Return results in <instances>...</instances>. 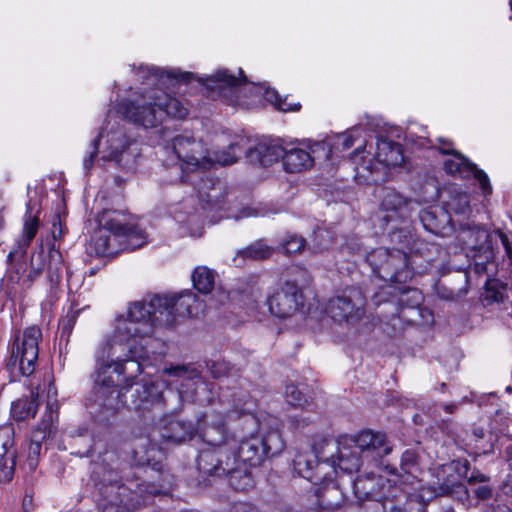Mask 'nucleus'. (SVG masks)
Returning a JSON list of instances; mask_svg holds the SVG:
<instances>
[{"label":"nucleus","mask_w":512,"mask_h":512,"mask_svg":"<svg viewBox=\"0 0 512 512\" xmlns=\"http://www.w3.org/2000/svg\"><path fill=\"white\" fill-rule=\"evenodd\" d=\"M203 304L191 291L178 295H153L129 304L126 316L116 318L113 334L96 351L95 393L99 405L117 411L125 406L116 387L122 376L123 388L134 384L142 372V361L149 357V345L158 326H171L177 317H197Z\"/></svg>","instance_id":"1"},{"label":"nucleus","mask_w":512,"mask_h":512,"mask_svg":"<svg viewBox=\"0 0 512 512\" xmlns=\"http://www.w3.org/2000/svg\"><path fill=\"white\" fill-rule=\"evenodd\" d=\"M139 79L149 87L141 88L131 97L122 100L118 112L128 121L145 129L162 124L166 117L184 118L188 110L176 98L165 93L157 85H173L174 81H188L191 73L178 70L166 71L160 68L140 65L137 69Z\"/></svg>","instance_id":"2"},{"label":"nucleus","mask_w":512,"mask_h":512,"mask_svg":"<svg viewBox=\"0 0 512 512\" xmlns=\"http://www.w3.org/2000/svg\"><path fill=\"white\" fill-rule=\"evenodd\" d=\"M202 437L211 448L200 452L197 460L199 472L208 476L229 477V484L235 490L244 491L252 487V477L239 469L235 456L231 454L224 423L208 426Z\"/></svg>","instance_id":"3"},{"label":"nucleus","mask_w":512,"mask_h":512,"mask_svg":"<svg viewBox=\"0 0 512 512\" xmlns=\"http://www.w3.org/2000/svg\"><path fill=\"white\" fill-rule=\"evenodd\" d=\"M99 228L87 247L90 254L114 256L122 250H134L146 243V234L136 224H127L124 215L116 210H104L98 215Z\"/></svg>","instance_id":"4"},{"label":"nucleus","mask_w":512,"mask_h":512,"mask_svg":"<svg viewBox=\"0 0 512 512\" xmlns=\"http://www.w3.org/2000/svg\"><path fill=\"white\" fill-rule=\"evenodd\" d=\"M326 450L335 455L336 468L346 473L357 472L364 462H377L391 452L386 436L373 431H362L338 443L326 441Z\"/></svg>","instance_id":"5"},{"label":"nucleus","mask_w":512,"mask_h":512,"mask_svg":"<svg viewBox=\"0 0 512 512\" xmlns=\"http://www.w3.org/2000/svg\"><path fill=\"white\" fill-rule=\"evenodd\" d=\"M242 424L245 428L259 426L262 431L261 436L254 435L252 431H249V437H245L241 440L237 448V454L231 450V454L235 456L238 462L239 469L251 476V474L243 468L244 464L258 466L266 457L280 454L285 444L278 428L264 431L263 425L260 424L257 418L252 414H244Z\"/></svg>","instance_id":"6"},{"label":"nucleus","mask_w":512,"mask_h":512,"mask_svg":"<svg viewBox=\"0 0 512 512\" xmlns=\"http://www.w3.org/2000/svg\"><path fill=\"white\" fill-rule=\"evenodd\" d=\"M171 148L184 169L195 171L209 169L214 164L230 165L235 163L237 161L236 149L239 148V144L232 143L227 151L214 152V157H212L201 140L181 134L172 139Z\"/></svg>","instance_id":"7"},{"label":"nucleus","mask_w":512,"mask_h":512,"mask_svg":"<svg viewBox=\"0 0 512 512\" xmlns=\"http://www.w3.org/2000/svg\"><path fill=\"white\" fill-rule=\"evenodd\" d=\"M101 512H130L131 509L144 504L146 495L158 493L157 487L149 483L136 484L135 489L118 482L103 485L100 488Z\"/></svg>","instance_id":"8"},{"label":"nucleus","mask_w":512,"mask_h":512,"mask_svg":"<svg viewBox=\"0 0 512 512\" xmlns=\"http://www.w3.org/2000/svg\"><path fill=\"white\" fill-rule=\"evenodd\" d=\"M366 260L372 267L373 272L384 281L405 282L410 277L408 267V258L406 251L387 248H377L372 250Z\"/></svg>","instance_id":"9"},{"label":"nucleus","mask_w":512,"mask_h":512,"mask_svg":"<svg viewBox=\"0 0 512 512\" xmlns=\"http://www.w3.org/2000/svg\"><path fill=\"white\" fill-rule=\"evenodd\" d=\"M41 339V330L30 326L13 343L10 363L18 366L23 376H30L35 371Z\"/></svg>","instance_id":"10"},{"label":"nucleus","mask_w":512,"mask_h":512,"mask_svg":"<svg viewBox=\"0 0 512 512\" xmlns=\"http://www.w3.org/2000/svg\"><path fill=\"white\" fill-rule=\"evenodd\" d=\"M365 297L358 289H350L332 298L327 307L331 318L339 323L355 324L365 315Z\"/></svg>","instance_id":"11"},{"label":"nucleus","mask_w":512,"mask_h":512,"mask_svg":"<svg viewBox=\"0 0 512 512\" xmlns=\"http://www.w3.org/2000/svg\"><path fill=\"white\" fill-rule=\"evenodd\" d=\"M239 75L241 78L230 73L227 69H221L203 80V84L208 90L217 93L229 103L233 105H245L246 102L241 100L240 95L246 94L248 86L241 69H239Z\"/></svg>","instance_id":"12"},{"label":"nucleus","mask_w":512,"mask_h":512,"mask_svg":"<svg viewBox=\"0 0 512 512\" xmlns=\"http://www.w3.org/2000/svg\"><path fill=\"white\" fill-rule=\"evenodd\" d=\"M51 389L47 401V407L41 424L32 432L27 448L25 465L30 471H34L38 465L42 443L52 434L54 424L58 418L57 405L51 399Z\"/></svg>","instance_id":"13"},{"label":"nucleus","mask_w":512,"mask_h":512,"mask_svg":"<svg viewBox=\"0 0 512 512\" xmlns=\"http://www.w3.org/2000/svg\"><path fill=\"white\" fill-rule=\"evenodd\" d=\"M105 137L106 148L104 150L103 158L106 160L115 161L124 166H129L134 161L137 153L131 150L134 140L126 135L125 130L118 124L111 125L108 132L104 135L103 132L97 138L99 140Z\"/></svg>","instance_id":"14"},{"label":"nucleus","mask_w":512,"mask_h":512,"mask_svg":"<svg viewBox=\"0 0 512 512\" xmlns=\"http://www.w3.org/2000/svg\"><path fill=\"white\" fill-rule=\"evenodd\" d=\"M452 157L444 162V169L451 175H458L461 178H475L482 190L484 196L492 193V187L487 174L478 169L477 166L471 163L464 155L456 151Z\"/></svg>","instance_id":"15"},{"label":"nucleus","mask_w":512,"mask_h":512,"mask_svg":"<svg viewBox=\"0 0 512 512\" xmlns=\"http://www.w3.org/2000/svg\"><path fill=\"white\" fill-rule=\"evenodd\" d=\"M301 293L296 284L286 282L269 299L270 312L280 318L292 316L302 304Z\"/></svg>","instance_id":"16"},{"label":"nucleus","mask_w":512,"mask_h":512,"mask_svg":"<svg viewBox=\"0 0 512 512\" xmlns=\"http://www.w3.org/2000/svg\"><path fill=\"white\" fill-rule=\"evenodd\" d=\"M414 203L403 197L397 191L385 188L383 189L380 208L387 214L383 217L386 222L401 219L405 220L410 217Z\"/></svg>","instance_id":"17"},{"label":"nucleus","mask_w":512,"mask_h":512,"mask_svg":"<svg viewBox=\"0 0 512 512\" xmlns=\"http://www.w3.org/2000/svg\"><path fill=\"white\" fill-rule=\"evenodd\" d=\"M458 239L462 242L464 247L468 249L475 252L483 251L485 253V259L488 260L492 256L489 245L490 234L483 227L470 222L461 224Z\"/></svg>","instance_id":"18"},{"label":"nucleus","mask_w":512,"mask_h":512,"mask_svg":"<svg viewBox=\"0 0 512 512\" xmlns=\"http://www.w3.org/2000/svg\"><path fill=\"white\" fill-rule=\"evenodd\" d=\"M163 372L172 378L170 383L176 386L180 397L183 399L192 398L198 385L202 384L196 369L188 366L166 368Z\"/></svg>","instance_id":"19"},{"label":"nucleus","mask_w":512,"mask_h":512,"mask_svg":"<svg viewBox=\"0 0 512 512\" xmlns=\"http://www.w3.org/2000/svg\"><path fill=\"white\" fill-rule=\"evenodd\" d=\"M132 400L133 408L136 410H148L153 405L161 404L163 401V384L148 379H142L137 384Z\"/></svg>","instance_id":"20"},{"label":"nucleus","mask_w":512,"mask_h":512,"mask_svg":"<svg viewBox=\"0 0 512 512\" xmlns=\"http://www.w3.org/2000/svg\"><path fill=\"white\" fill-rule=\"evenodd\" d=\"M237 143L239 144V148L236 149V155L238 156L240 153L244 152V148L241 146L240 142ZM245 152L250 161H258L261 165L268 166L279 159L284 160L286 148L277 144L268 146L258 145L255 148L246 149Z\"/></svg>","instance_id":"21"},{"label":"nucleus","mask_w":512,"mask_h":512,"mask_svg":"<svg viewBox=\"0 0 512 512\" xmlns=\"http://www.w3.org/2000/svg\"><path fill=\"white\" fill-rule=\"evenodd\" d=\"M375 156L378 163L386 167L400 166L404 162L401 145L388 139H378Z\"/></svg>","instance_id":"22"},{"label":"nucleus","mask_w":512,"mask_h":512,"mask_svg":"<svg viewBox=\"0 0 512 512\" xmlns=\"http://www.w3.org/2000/svg\"><path fill=\"white\" fill-rule=\"evenodd\" d=\"M313 158L304 149L293 147L286 149L283 166L286 172L298 173L313 166Z\"/></svg>","instance_id":"23"},{"label":"nucleus","mask_w":512,"mask_h":512,"mask_svg":"<svg viewBox=\"0 0 512 512\" xmlns=\"http://www.w3.org/2000/svg\"><path fill=\"white\" fill-rule=\"evenodd\" d=\"M390 241L398 244L401 251L419 252V240L416 238L413 229L410 225H405L401 228L394 229L390 233Z\"/></svg>","instance_id":"24"},{"label":"nucleus","mask_w":512,"mask_h":512,"mask_svg":"<svg viewBox=\"0 0 512 512\" xmlns=\"http://www.w3.org/2000/svg\"><path fill=\"white\" fill-rule=\"evenodd\" d=\"M314 465V473L322 475V479L317 485L331 480L336 473L335 455L330 454V452L326 450V441L324 442L322 450L317 451V459Z\"/></svg>","instance_id":"25"},{"label":"nucleus","mask_w":512,"mask_h":512,"mask_svg":"<svg viewBox=\"0 0 512 512\" xmlns=\"http://www.w3.org/2000/svg\"><path fill=\"white\" fill-rule=\"evenodd\" d=\"M38 405V393L32 392L30 397L20 398L12 403V417L17 421L33 418L36 415Z\"/></svg>","instance_id":"26"},{"label":"nucleus","mask_w":512,"mask_h":512,"mask_svg":"<svg viewBox=\"0 0 512 512\" xmlns=\"http://www.w3.org/2000/svg\"><path fill=\"white\" fill-rule=\"evenodd\" d=\"M193 432L194 427L191 423L173 420L169 422L167 427H165L162 436L169 441L182 443L188 439H191Z\"/></svg>","instance_id":"27"},{"label":"nucleus","mask_w":512,"mask_h":512,"mask_svg":"<svg viewBox=\"0 0 512 512\" xmlns=\"http://www.w3.org/2000/svg\"><path fill=\"white\" fill-rule=\"evenodd\" d=\"M316 459L317 453L308 455L300 454L294 459V468L297 473L313 484H318L322 479V475L314 473Z\"/></svg>","instance_id":"28"},{"label":"nucleus","mask_w":512,"mask_h":512,"mask_svg":"<svg viewBox=\"0 0 512 512\" xmlns=\"http://www.w3.org/2000/svg\"><path fill=\"white\" fill-rule=\"evenodd\" d=\"M39 225H40V221H39L38 213L33 215L31 204L28 203L26 206V213L24 216L22 235L18 242V245L20 248L25 249L30 245L31 241L37 234Z\"/></svg>","instance_id":"29"},{"label":"nucleus","mask_w":512,"mask_h":512,"mask_svg":"<svg viewBox=\"0 0 512 512\" xmlns=\"http://www.w3.org/2000/svg\"><path fill=\"white\" fill-rule=\"evenodd\" d=\"M194 287L203 294L210 293L215 283V274L207 267H197L192 275Z\"/></svg>","instance_id":"30"},{"label":"nucleus","mask_w":512,"mask_h":512,"mask_svg":"<svg viewBox=\"0 0 512 512\" xmlns=\"http://www.w3.org/2000/svg\"><path fill=\"white\" fill-rule=\"evenodd\" d=\"M45 266L44 249L41 245L40 249L34 252L30 259L29 272L25 278L22 279L21 285L23 288L31 286L42 273Z\"/></svg>","instance_id":"31"},{"label":"nucleus","mask_w":512,"mask_h":512,"mask_svg":"<svg viewBox=\"0 0 512 512\" xmlns=\"http://www.w3.org/2000/svg\"><path fill=\"white\" fill-rule=\"evenodd\" d=\"M62 255L54 246L49 251V264L47 275L51 286L57 285L61 280Z\"/></svg>","instance_id":"32"},{"label":"nucleus","mask_w":512,"mask_h":512,"mask_svg":"<svg viewBox=\"0 0 512 512\" xmlns=\"http://www.w3.org/2000/svg\"><path fill=\"white\" fill-rule=\"evenodd\" d=\"M273 248L265 244L262 240L252 243L244 250L238 253V256L250 258L253 260L266 259L271 256Z\"/></svg>","instance_id":"33"},{"label":"nucleus","mask_w":512,"mask_h":512,"mask_svg":"<svg viewBox=\"0 0 512 512\" xmlns=\"http://www.w3.org/2000/svg\"><path fill=\"white\" fill-rule=\"evenodd\" d=\"M469 482H477L480 483L475 489L473 490L474 495L479 500H489L493 498V489L491 486L486 484L487 477L481 473H477L476 475L471 474L468 477Z\"/></svg>","instance_id":"34"},{"label":"nucleus","mask_w":512,"mask_h":512,"mask_svg":"<svg viewBox=\"0 0 512 512\" xmlns=\"http://www.w3.org/2000/svg\"><path fill=\"white\" fill-rule=\"evenodd\" d=\"M14 427L12 424L0 426V456L8 455L14 449Z\"/></svg>","instance_id":"35"},{"label":"nucleus","mask_w":512,"mask_h":512,"mask_svg":"<svg viewBox=\"0 0 512 512\" xmlns=\"http://www.w3.org/2000/svg\"><path fill=\"white\" fill-rule=\"evenodd\" d=\"M16 463V451H11L8 455L0 456V481L9 482L14 475Z\"/></svg>","instance_id":"36"},{"label":"nucleus","mask_w":512,"mask_h":512,"mask_svg":"<svg viewBox=\"0 0 512 512\" xmlns=\"http://www.w3.org/2000/svg\"><path fill=\"white\" fill-rule=\"evenodd\" d=\"M506 298V284L499 281H491L487 283L485 292V300L489 303H501Z\"/></svg>","instance_id":"37"},{"label":"nucleus","mask_w":512,"mask_h":512,"mask_svg":"<svg viewBox=\"0 0 512 512\" xmlns=\"http://www.w3.org/2000/svg\"><path fill=\"white\" fill-rule=\"evenodd\" d=\"M263 96L267 101L272 103L278 110L283 112L297 111L300 108L299 104H288L286 100L281 99L277 91L270 88L264 90Z\"/></svg>","instance_id":"38"},{"label":"nucleus","mask_w":512,"mask_h":512,"mask_svg":"<svg viewBox=\"0 0 512 512\" xmlns=\"http://www.w3.org/2000/svg\"><path fill=\"white\" fill-rule=\"evenodd\" d=\"M285 398L286 401L294 407H305L308 404L307 397L302 393V391L295 386L294 384H289L285 389Z\"/></svg>","instance_id":"39"},{"label":"nucleus","mask_w":512,"mask_h":512,"mask_svg":"<svg viewBox=\"0 0 512 512\" xmlns=\"http://www.w3.org/2000/svg\"><path fill=\"white\" fill-rule=\"evenodd\" d=\"M400 469L403 473L416 477L418 471L417 455L412 450H406L401 457Z\"/></svg>","instance_id":"40"},{"label":"nucleus","mask_w":512,"mask_h":512,"mask_svg":"<svg viewBox=\"0 0 512 512\" xmlns=\"http://www.w3.org/2000/svg\"><path fill=\"white\" fill-rule=\"evenodd\" d=\"M444 493L451 494L452 496L458 498L462 502V504L467 508H471L474 506L467 488L462 484H457L451 488H447L444 491Z\"/></svg>","instance_id":"41"},{"label":"nucleus","mask_w":512,"mask_h":512,"mask_svg":"<svg viewBox=\"0 0 512 512\" xmlns=\"http://www.w3.org/2000/svg\"><path fill=\"white\" fill-rule=\"evenodd\" d=\"M456 214H466L470 210V199L466 193H459L449 203Z\"/></svg>","instance_id":"42"},{"label":"nucleus","mask_w":512,"mask_h":512,"mask_svg":"<svg viewBox=\"0 0 512 512\" xmlns=\"http://www.w3.org/2000/svg\"><path fill=\"white\" fill-rule=\"evenodd\" d=\"M305 239L298 235H289L282 243V249L287 254L300 252L305 247Z\"/></svg>","instance_id":"43"},{"label":"nucleus","mask_w":512,"mask_h":512,"mask_svg":"<svg viewBox=\"0 0 512 512\" xmlns=\"http://www.w3.org/2000/svg\"><path fill=\"white\" fill-rule=\"evenodd\" d=\"M354 132L355 130L337 135L333 147L339 151H345L351 148L355 141Z\"/></svg>","instance_id":"44"},{"label":"nucleus","mask_w":512,"mask_h":512,"mask_svg":"<svg viewBox=\"0 0 512 512\" xmlns=\"http://www.w3.org/2000/svg\"><path fill=\"white\" fill-rule=\"evenodd\" d=\"M211 184L210 180H207L204 182V186L199 189V198L207 203H214L217 200V193H216V187L212 184V187L210 188V192H205V188Z\"/></svg>","instance_id":"45"},{"label":"nucleus","mask_w":512,"mask_h":512,"mask_svg":"<svg viewBox=\"0 0 512 512\" xmlns=\"http://www.w3.org/2000/svg\"><path fill=\"white\" fill-rule=\"evenodd\" d=\"M268 215L267 209H265L262 205H257L255 207H247L240 211V214L237 218H247L251 216H266Z\"/></svg>","instance_id":"46"},{"label":"nucleus","mask_w":512,"mask_h":512,"mask_svg":"<svg viewBox=\"0 0 512 512\" xmlns=\"http://www.w3.org/2000/svg\"><path fill=\"white\" fill-rule=\"evenodd\" d=\"M210 370L213 377L220 378L228 375L229 364L225 361H217L212 364Z\"/></svg>","instance_id":"47"},{"label":"nucleus","mask_w":512,"mask_h":512,"mask_svg":"<svg viewBox=\"0 0 512 512\" xmlns=\"http://www.w3.org/2000/svg\"><path fill=\"white\" fill-rule=\"evenodd\" d=\"M64 235L62 219L59 214L55 215L52 222V237L59 240Z\"/></svg>","instance_id":"48"},{"label":"nucleus","mask_w":512,"mask_h":512,"mask_svg":"<svg viewBox=\"0 0 512 512\" xmlns=\"http://www.w3.org/2000/svg\"><path fill=\"white\" fill-rule=\"evenodd\" d=\"M98 145H99V138H96L92 142V151H90L89 155L87 157H85L83 160V166L86 170H89L93 165V160L98 153Z\"/></svg>","instance_id":"49"},{"label":"nucleus","mask_w":512,"mask_h":512,"mask_svg":"<svg viewBox=\"0 0 512 512\" xmlns=\"http://www.w3.org/2000/svg\"><path fill=\"white\" fill-rule=\"evenodd\" d=\"M496 234H498L501 243L504 246L505 253L510 260V264L512 265V240H510L508 236L500 230H497Z\"/></svg>","instance_id":"50"},{"label":"nucleus","mask_w":512,"mask_h":512,"mask_svg":"<svg viewBox=\"0 0 512 512\" xmlns=\"http://www.w3.org/2000/svg\"><path fill=\"white\" fill-rule=\"evenodd\" d=\"M439 151L443 154L452 155L456 150L453 149V143L449 139L439 138Z\"/></svg>","instance_id":"51"},{"label":"nucleus","mask_w":512,"mask_h":512,"mask_svg":"<svg viewBox=\"0 0 512 512\" xmlns=\"http://www.w3.org/2000/svg\"><path fill=\"white\" fill-rule=\"evenodd\" d=\"M174 218L178 223L185 224L194 221L197 217L194 213L191 212L187 213L186 216L185 213H183L181 210H178L174 212Z\"/></svg>","instance_id":"52"},{"label":"nucleus","mask_w":512,"mask_h":512,"mask_svg":"<svg viewBox=\"0 0 512 512\" xmlns=\"http://www.w3.org/2000/svg\"><path fill=\"white\" fill-rule=\"evenodd\" d=\"M447 414H453L457 410V405L454 403L450 404H440L439 407Z\"/></svg>","instance_id":"53"},{"label":"nucleus","mask_w":512,"mask_h":512,"mask_svg":"<svg viewBox=\"0 0 512 512\" xmlns=\"http://www.w3.org/2000/svg\"><path fill=\"white\" fill-rule=\"evenodd\" d=\"M505 493L508 495H512V470L508 474L505 483H504Z\"/></svg>","instance_id":"54"},{"label":"nucleus","mask_w":512,"mask_h":512,"mask_svg":"<svg viewBox=\"0 0 512 512\" xmlns=\"http://www.w3.org/2000/svg\"><path fill=\"white\" fill-rule=\"evenodd\" d=\"M475 267L478 272H483V271L487 270L486 263H484V262L476 261Z\"/></svg>","instance_id":"55"},{"label":"nucleus","mask_w":512,"mask_h":512,"mask_svg":"<svg viewBox=\"0 0 512 512\" xmlns=\"http://www.w3.org/2000/svg\"><path fill=\"white\" fill-rule=\"evenodd\" d=\"M410 293H412V298L418 303L421 298L420 293L417 290L410 291Z\"/></svg>","instance_id":"56"},{"label":"nucleus","mask_w":512,"mask_h":512,"mask_svg":"<svg viewBox=\"0 0 512 512\" xmlns=\"http://www.w3.org/2000/svg\"><path fill=\"white\" fill-rule=\"evenodd\" d=\"M507 454L509 456V466H510V469L512 470V446H508L507 447Z\"/></svg>","instance_id":"57"},{"label":"nucleus","mask_w":512,"mask_h":512,"mask_svg":"<svg viewBox=\"0 0 512 512\" xmlns=\"http://www.w3.org/2000/svg\"><path fill=\"white\" fill-rule=\"evenodd\" d=\"M19 281H20V277H18V276L15 277L13 275H9V277H8V282H11L12 284H15Z\"/></svg>","instance_id":"58"},{"label":"nucleus","mask_w":512,"mask_h":512,"mask_svg":"<svg viewBox=\"0 0 512 512\" xmlns=\"http://www.w3.org/2000/svg\"><path fill=\"white\" fill-rule=\"evenodd\" d=\"M13 258V252H10L7 256L8 261H11Z\"/></svg>","instance_id":"59"},{"label":"nucleus","mask_w":512,"mask_h":512,"mask_svg":"<svg viewBox=\"0 0 512 512\" xmlns=\"http://www.w3.org/2000/svg\"><path fill=\"white\" fill-rule=\"evenodd\" d=\"M3 225V217L0 215V228L2 227Z\"/></svg>","instance_id":"60"},{"label":"nucleus","mask_w":512,"mask_h":512,"mask_svg":"<svg viewBox=\"0 0 512 512\" xmlns=\"http://www.w3.org/2000/svg\"><path fill=\"white\" fill-rule=\"evenodd\" d=\"M10 290L13 291L14 293L17 292L14 286L10 287Z\"/></svg>","instance_id":"61"},{"label":"nucleus","mask_w":512,"mask_h":512,"mask_svg":"<svg viewBox=\"0 0 512 512\" xmlns=\"http://www.w3.org/2000/svg\"><path fill=\"white\" fill-rule=\"evenodd\" d=\"M233 414H234V412H233V413H229L228 417H229V418H232V417H233Z\"/></svg>","instance_id":"62"},{"label":"nucleus","mask_w":512,"mask_h":512,"mask_svg":"<svg viewBox=\"0 0 512 512\" xmlns=\"http://www.w3.org/2000/svg\"><path fill=\"white\" fill-rule=\"evenodd\" d=\"M477 436H478V437H481V436H482V433L477 432Z\"/></svg>","instance_id":"63"},{"label":"nucleus","mask_w":512,"mask_h":512,"mask_svg":"<svg viewBox=\"0 0 512 512\" xmlns=\"http://www.w3.org/2000/svg\"><path fill=\"white\" fill-rule=\"evenodd\" d=\"M510 8L512 9V0L509 2Z\"/></svg>","instance_id":"64"}]
</instances>
